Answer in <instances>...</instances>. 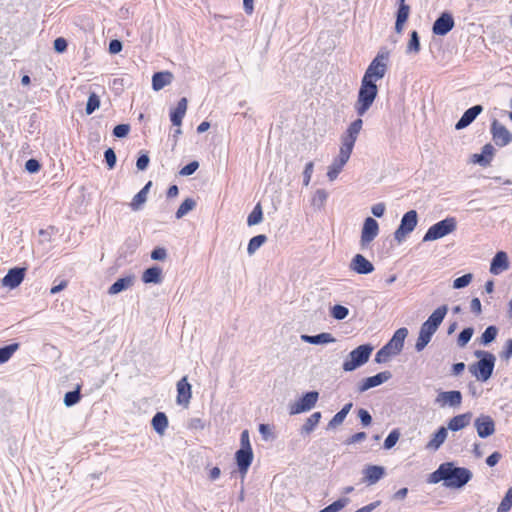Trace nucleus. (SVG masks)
Segmentation results:
<instances>
[{
  "mask_svg": "<svg viewBox=\"0 0 512 512\" xmlns=\"http://www.w3.org/2000/svg\"><path fill=\"white\" fill-rule=\"evenodd\" d=\"M362 127L363 121L361 118H358L351 122L346 131L342 134L339 153L333 159L332 163L327 167L326 175L330 182H333L337 179L338 175L349 161Z\"/></svg>",
  "mask_w": 512,
  "mask_h": 512,
  "instance_id": "obj_1",
  "label": "nucleus"
},
{
  "mask_svg": "<svg viewBox=\"0 0 512 512\" xmlns=\"http://www.w3.org/2000/svg\"><path fill=\"white\" fill-rule=\"evenodd\" d=\"M472 478V473L467 468L456 467L452 462L441 464L429 478L430 483L443 481L447 488L458 489L467 484Z\"/></svg>",
  "mask_w": 512,
  "mask_h": 512,
  "instance_id": "obj_2",
  "label": "nucleus"
},
{
  "mask_svg": "<svg viewBox=\"0 0 512 512\" xmlns=\"http://www.w3.org/2000/svg\"><path fill=\"white\" fill-rule=\"evenodd\" d=\"M447 312L448 307L446 305H442L435 309L428 319L421 325L419 336L415 344V349L418 352L422 351L431 341L432 336L444 320Z\"/></svg>",
  "mask_w": 512,
  "mask_h": 512,
  "instance_id": "obj_3",
  "label": "nucleus"
},
{
  "mask_svg": "<svg viewBox=\"0 0 512 512\" xmlns=\"http://www.w3.org/2000/svg\"><path fill=\"white\" fill-rule=\"evenodd\" d=\"M378 94L376 83L362 79L354 109L359 117H362L373 105Z\"/></svg>",
  "mask_w": 512,
  "mask_h": 512,
  "instance_id": "obj_4",
  "label": "nucleus"
},
{
  "mask_svg": "<svg viewBox=\"0 0 512 512\" xmlns=\"http://www.w3.org/2000/svg\"><path fill=\"white\" fill-rule=\"evenodd\" d=\"M475 355L479 361L469 367L470 372L477 380L486 382L492 375L495 366V356L486 351H476Z\"/></svg>",
  "mask_w": 512,
  "mask_h": 512,
  "instance_id": "obj_5",
  "label": "nucleus"
},
{
  "mask_svg": "<svg viewBox=\"0 0 512 512\" xmlns=\"http://www.w3.org/2000/svg\"><path fill=\"white\" fill-rule=\"evenodd\" d=\"M373 351V346L370 344L360 345L354 350H352L342 364V369L345 372H352L357 368L363 366L368 362L371 353Z\"/></svg>",
  "mask_w": 512,
  "mask_h": 512,
  "instance_id": "obj_6",
  "label": "nucleus"
},
{
  "mask_svg": "<svg viewBox=\"0 0 512 512\" xmlns=\"http://www.w3.org/2000/svg\"><path fill=\"white\" fill-rule=\"evenodd\" d=\"M388 59L389 52L386 50L380 51L369 64L362 79L372 83L382 79L387 72Z\"/></svg>",
  "mask_w": 512,
  "mask_h": 512,
  "instance_id": "obj_7",
  "label": "nucleus"
},
{
  "mask_svg": "<svg viewBox=\"0 0 512 512\" xmlns=\"http://www.w3.org/2000/svg\"><path fill=\"white\" fill-rule=\"evenodd\" d=\"M457 228L454 217H448L432 225L423 237L424 242L435 241L453 233Z\"/></svg>",
  "mask_w": 512,
  "mask_h": 512,
  "instance_id": "obj_8",
  "label": "nucleus"
},
{
  "mask_svg": "<svg viewBox=\"0 0 512 512\" xmlns=\"http://www.w3.org/2000/svg\"><path fill=\"white\" fill-rule=\"evenodd\" d=\"M418 223V215L415 210H410L406 212L400 222L399 227L396 229L394 233V239L398 243H402L406 237L413 232Z\"/></svg>",
  "mask_w": 512,
  "mask_h": 512,
  "instance_id": "obj_9",
  "label": "nucleus"
},
{
  "mask_svg": "<svg viewBox=\"0 0 512 512\" xmlns=\"http://www.w3.org/2000/svg\"><path fill=\"white\" fill-rule=\"evenodd\" d=\"M319 394L317 391L307 392L297 402L290 405V414L296 415L303 412L310 411L315 407L318 401Z\"/></svg>",
  "mask_w": 512,
  "mask_h": 512,
  "instance_id": "obj_10",
  "label": "nucleus"
},
{
  "mask_svg": "<svg viewBox=\"0 0 512 512\" xmlns=\"http://www.w3.org/2000/svg\"><path fill=\"white\" fill-rule=\"evenodd\" d=\"M491 134L494 143L499 147H504L512 142V133L498 120L492 121Z\"/></svg>",
  "mask_w": 512,
  "mask_h": 512,
  "instance_id": "obj_11",
  "label": "nucleus"
},
{
  "mask_svg": "<svg viewBox=\"0 0 512 512\" xmlns=\"http://www.w3.org/2000/svg\"><path fill=\"white\" fill-rule=\"evenodd\" d=\"M378 233H379L378 222L372 217H367L364 220L363 227L361 230V238H360L361 246L362 247L368 246L377 237Z\"/></svg>",
  "mask_w": 512,
  "mask_h": 512,
  "instance_id": "obj_12",
  "label": "nucleus"
},
{
  "mask_svg": "<svg viewBox=\"0 0 512 512\" xmlns=\"http://www.w3.org/2000/svg\"><path fill=\"white\" fill-rule=\"evenodd\" d=\"M26 268L15 267L9 269L7 274L1 279V285L10 290L16 289L21 285L25 278Z\"/></svg>",
  "mask_w": 512,
  "mask_h": 512,
  "instance_id": "obj_13",
  "label": "nucleus"
},
{
  "mask_svg": "<svg viewBox=\"0 0 512 512\" xmlns=\"http://www.w3.org/2000/svg\"><path fill=\"white\" fill-rule=\"evenodd\" d=\"M435 403L441 408L452 407L458 408L462 403V394L460 391H442L438 393Z\"/></svg>",
  "mask_w": 512,
  "mask_h": 512,
  "instance_id": "obj_14",
  "label": "nucleus"
},
{
  "mask_svg": "<svg viewBox=\"0 0 512 512\" xmlns=\"http://www.w3.org/2000/svg\"><path fill=\"white\" fill-rule=\"evenodd\" d=\"M477 434L481 438H487L494 434L495 423L493 419L488 415H480L474 421Z\"/></svg>",
  "mask_w": 512,
  "mask_h": 512,
  "instance_id": "obj_15",
  "label": "nucleus"
},
{
  "mask_svg": "<svg viewBox=\"0 0 512 512\" xmlns=\"http://www.w3.org/2000/svg\"><path fill=\"white\" fill-rule=\"evenodd\" d=\"M392 377L389 371L380 372L374 376L361 380L358 384V391L365 392L371 388L377 387L387 382Z\"/></svg>",
  "mask_w": 512,
  "mask_h": 512,
  "instance_id": "obj_16",
  "label": "nucleus"
},
{
  "mask_svg": "<svg viewBox=\"0 0 512 512\" xmlns=\"http://www.w3.org/2000/svg\"><path fill=\"white\" fill-rule=\"evenodd\" d=\"M408 335L407 328H399L395 331L392 338L384 346L393 356L398 355L404 346V341Z\"/></svg>",
  "mask_w": 512,
  "mask_h": 512,
  "instance_id": "obj_17",
  "label": "nucleus"
},
{
  "mask_svg": "<svg viewBox=\"0 0 512 512\" xmlns=\"http://www.w3.org/2000/svg\"><path fill=\"white\" fill-rule=\"evenodd\" d=\"M349 268L353 272L361 275L370 274L374 271V265L362 254H356L352 258Z\"/></svg>",
  "mask_w": 512,
  "mask_h": 512,
  "instance_id": "obj_18",
  "label": "nucleus"
},
{
  "mask_svg": "<svg viewBox=\"0 0 512 512\" xmlns=\"http://www.w3.org/2000/svg\"><path fill=\"white\" fill-rule=\"evenodd\" d=\"M454 27V19L451 14L443 13L436 19L433 24L432 31L435 35L444 36Z\"/></svg>",
  "mask_w": 512,
  "mask_h": 512,
  "instance_id": "obj_19",
  "label": "nucleus"
},
{
  "mask_svg": "<svg viewBox=\"0 0 512 512\" xmlns=\"http://www.w3.org/2000/svg\"><path fill=\"white\" fill-rule=\"evenodd\" d=\"M192 397L191 385L188 382L187 377L181 378L177 383V398L176 402L179 405L188 407L190 399Z\"/></svg>",
  "mask_w": 512,
  "mask_h": 512,
  "instance_id": "obj_20",
  "label": "nucleus"
},
{
  "mask_svg": "<svg viewBox=\"0 0 512 512\" xmlns=\"http://www.w3.org/2000/svg\"><path fill=\"white\" fill-rule=\"evenodd\" d=\"M509 269L508 255L504 251H499L493 257L490 264V273L493 275H499L502 272Z\"/></svg>",
  "mask_w": 512,
  "mask_h": 512,
  "instance_id": "obj_21",
  "label": "nucleus"
},
{
  "mask_svg": "<svg viewBox=\"0 0 512 512\" xmlns=\"http://www.w3.org/2000/svg\"><path fill=\"white\" fill-rule=\"evenodd\" d=\"M483 111L481 105H475L464 112L460 120L456 123L455 128L461 130L469 126L476 117Z\"/></svg>",
  "mask_w": 512,
  "mask_h": 512,
  "instance_id": "obj_22",
  "label": "nucleus"
},
{
  "mask_svg": "<svg viewBox=\"0 0 512 512\" xmlns=\"http://www.w3.org/2000/svg\"><path fill=\"white\" fill-rule=\"evenodd\" d=\"M240 472L245 475L253 460L252 449H239L235 455Z\"/></svg>",
  "mask_w": 512,
  "mask_h": 512,
  "instance_id": "obj_23",
  "label": "nucleus"
},
{
  "mask_svg": "<svg viewBox=\"0 0 512 512\" xmlns=\"http://www.w3.org/2000/svg\"><path fill=\"white\" fill-rule=\"evenodd\" d=\"M471 419H472V414L469 412L456 415L448 421V424L446 427L447 431L448 430H451L454 432L460 431L470 424Z\"/></svg>",
  "mask_w": 512,
  "mask_h": 512,
  "instance_id": "obj_24",
  "label": "nucleus"
},
{
  "mask_svg": "<svg viewBox=\"0 0 512 512\" xmlns=\"http://www.w3.org/2000/svg\"><path fill=\"white\" fill-rule=\"evenodd\" d=\"M300 339L305 343H309V344H313V345L330 344V343H334L336 341V339L333 337V335L328 332H323V333H320V334L314 335V336L302 334L300 336Z\"/></svg>",
  "mask_w": 512,
  "mask_h": 512,
  "instance_id": "obj_25",
  "label": "nucleus"
},
{
  "mask_svg": "<svg viewBox=\"0 0 512 512\" xmlns=\"http://www.w3.org/2000/svg\"><path fill=\"white\" fill-rule=\"evenodd\" d=\"M448 436V431L446 427H440L432 436L431 439L426 444V449L430 451H437L442 444L445 442Z\"/></svg>",
  "mask_w": 512,
  "mask_h": 512,
  "instance_id": "obj_26",
  "label": "nucleus"
},
{
  "mask_svg": "<svg viewBox=\"0 0 512 512\" xmlns=\"http://www.w3.org/2000/svg\"><path fill=\"white\" fill-rule=\"evenodd\" d=\"M493 154L494 147L491 144H486L482 148V153L473 154L471 156V162L481 166H487L490 163Z\"/></svg>",
  "mask_w": 512,
  "mask_h": 512,
  "instance_id": "obj_27",
  "label": "nucleus"
},
{
  "mask_svg": "<svg viewBox=\"0 0 512 512\" xmlns=\"http://www.w3.org/2000/svg\"><path fill=\"white\" fill-rule=\"evenodd\" d=\"M187 105V99L181 98L177 104V107L171 111L170 118L173 125L180 127L182 119L184 118L187 111Z\"/></svg>",
  "mask_w": 512,
  "mask_h": 512,
  "instance_id": "obj_28",
  "label": "nucleus"
},
{
  "mask_svg": "<svg viewBox=\"0 0 512 512\" xmlns=\"http://www.w3.org/2000/svg\"><path fill=\"white\" fill-rule=\"evenodd\" d=\"M173 74L169 71L157 72L152 77V87L155 91L163 89L165 86L171 84Z\"/></svg>",
  "mask_w": 512,
  "mask_h": 512,
  "instance_id": "obj_29",
  "label": "nucleus"
},
{
  "mask_svg": "<svg viewBox=\"0 0 512 512\" xmlns=\"http://www.w3.org/2000/svg\"><path fill=\"white\" fill-rule=\"evenodd\" d=\"M134 282H135L134 276H126V277L120 278L110 286L108 293L110 295L118 294V293L132 287Z\"/></svg>",
  "mask_w": 512,
  "mask_h": 512,
  "instance_id": "obj_30",
  "label": "nucleus"
},
{
  "mask_svg": "<svg viewBox=\"0 0 512 512\" xmlns=\"http://www.w3.org/2000/svg\"><path fill=\"white\" fill-rule=\"evenodd\" d=\"M142 281L145 284H159L162 282V269L154 266L146 269L142 274Z\"/></svg>",
  "mask_w": 512,
  "mask_h": 512,
  "instance_id": "obj_31",
  "label": "nucleus"
},
{
  "mask_svg": "<svg viewBox=\"0 0 512 512\" xmlns=\"http://www.w3.org/2000/svg\"><path fill=\"white\" fill-rule=\"evenodd\" d=\"M152 182L149 181L132 199L130 207L134 211H138L142 208L144 203L147 201V196L150 190Z\"/></svg>",
  "mask_w": 512,
  "mask_h": 512,
  "instance_id": "obj_32",
  "label": "nucleus"
},
{
  "mask_svg": "<svg viewBox=\"0 0 512 512\" xmlns=\"http://www.w3.org/2000/svg\"><path fill=\"white\" fill-rule=\"evenodd\" d=\"M151 424L155 432L163 436L168 428V418L165 413L157 412L152 418Z\"/></svg>",
  "mask_w": 512,
  "mask_h": 512,
  "instance_id": "obj_33",
  "label": "nucleus"
},
{
  "mask_svg": "<svg viewBox=\"0 0 512 512\" xmlns=\"http://www.w3.org/2000/svg\"><path fill=\"white\" fill-rule=\"evenodd\" d=\"M384 473V468L376 465L368 466L364 471L365 479L369 484H375L383 477Z\"/></svg>",
  "mask_w": 512,
  "mask_h": 512,
  "instance_id": "obj_34",
  "label": "nucleus"
},
{
  "mask_svg": "<svg viewBox=\"0 0 512 512\" xmlns=\"http://www.w3.org/2000/svg\"><path fill=\"white\" fill-rule=\"evenodd\" d=\"M321 417H322V415L320 412H314L313 414H311L306 419L305 423L303 424V426L301 428L302 433L310 434L315 429V427L318 425Z\"/></svg>",
  "mask_w": 512,
  "mask_h": 512,
  "instance_id": "obj_35",
  "label": "nucleus"
},
{
  "mask_svg": "<svg viewBox=\"0 0 512 512\" xmlns=\"http://www.w3.org/2000/svg\"><path fill=\"white\" fill-rule=\"evenodd\" d=\"M420 51V41L419 36L416 31H412L410 35V39L406 46V54L408 55H416Z\"/></svg>",
  "mask_w": 512,
  "mask_h": 512,
  "instance_id": "obj_36",
  "label": "nucleus"
},
{
  "mask_svg": "<svg viewBox=\"0 0 512 512\" xmlns=\"http://www.w3.org/2000/svg\"><path fill=\"white\" fill-rule=\"evenodd\" d=\"M267 241V237L263 234L254 236L250 239L247 247V253L252 256Z\"/></svg>",
  "mask_w": 512,
  "mask_h": 512,
  "instance_id": "obj_37",
  "label": "nucleus"
},
{
  "mask_svg": "<svg viewBox=\"0 0 512 512\" xmlns=\"http://www.w3.org/2000/svg\"><path fill=\"white\" fill-rule=\"evenodd\" d=\"M19 344L13 343L5 347L0 348V364L8 362L14 353L18 350Z\"/></svg>",
  "mask_w": 512,
  "mask_h": 512,
  "instance_id": "obj_38",
  "label": "nucleus"
},
{
  "mask_svg": "<svg viewBox=\"0 0 512 512\" xmlns=\"http://www.w3.org/2000/svg\"><path fill=\"white\" fill-rule=\"evenodd\" d=\"M81 399L80 395V386L77 385V387L70 392H67L64 395L63 403L66 407H72L76 405Z\"/></svg>",
  "mask_w": 512,
  "mask_h": 512,
  "instance_id": "obj_39",
  "label": "nucleus"
},
{
  "mask_svg": "<svg viewBox=\"0 0 512 512\" xmlns=\"http://www.w3.org/2000/svg\"><path fill=\"white\" fill-rule=\"evenodd\" d=\"M262 220H263L262 207H261V204L258 203L254 207L252 212L248 215L247 224H248V226L258 225L262 222Z\"/></svg>",
  "mask_w": 512,
  "mask_h": 512,
  "instance_id": "obj_40",
  "label": "nucleus"
},
{
  "mask_svg": "<svg viewBox=\"0 0 512 512\" xmlns=\"http://www.w3.org/2000/svg\"><path fill=\"white\" fill-rule=\"evenodd\" d=\"M196 206V202L191 199V198H187L185 199L182 204L179 206L178 210L176 211V218L177 219H181L183 218L186 214H188L190 211H192Z\"/></svg>",
  "mask_w": 512,
  "mask_h": 512,
  "instance_id": "obj_41",
  "label": "nucleus"
},
{
  "mask_svg": "<svg viewBox=\"0 0 512 512\" xmlns=\"http://www.w3.org/2000/svg\"><path fill=\"white\" fill-rule=\"evenodd\" d=\"M328 198V193L324 189H317L312 197V205L318 209H322Z\"/></svg>",
  "mask_w": 512,
  "mask_h": 512,
  "instance_id": "obj_42",
  "label": "nucleus"
},
{
  "mask_svg": "<svg viewBox=\"0 0 512 512\" xmlns=\"http://www.w3.org/2000/svg\"><path fill=\"white\" fill-rule=\"evenodd\" d=\"M512 508V487H510L502 501L500 502L497 512H508Z\"/></svg>",
  "mask_w": 512,
  "mask_h": 512,
  "instance_id": "obj_43",
  "label": "nucleus"
},
{
  "mask_svg": "<svg viewBox=\"0 0 512 512\" xmlns=\"http://www.w3.org/2000/svg\"><path fill=\"white\" fill-rule=\"evenodd\" d=\"M349 315V309L342 305H334L331 308V316L336 320H343Z\"/></svg>",
  "mask_w": 512,
  "mask_h": 512,
  "instance_id": "obj_44",
  "label": "nucleus"
},
{
  "mask_svg": "<svg viewBox=\"0 0 512 512\" xmlns=\"http://www.w3.org/2000/svg\"><path fill=\"white\" fill-rule=\"evenodd\" d=\"M498 333V329L495 326H489L485 329L481 336V342L487 345L495 340Z\"/></svg>",
  "mask_w": 512,
  "mask_h": 512,
  "instance_id": "obj_45",
  "label": "nucleus"
},
{
  "mask_svg": "<svg viewBox=\"0 0 512 512\" xmlns=\"http://www.w3.org/2000/svg\"><path fill=\"white\" fill-rule=\"evenodd\" d=\"M472 279H473V275L471 273H468L461 277H458L453 281V288L454 289L464 288L471 283Z\"/></svg>",
  "mask_w": 512,
  "mask_h": 512,
  "instance_id": "obj_46",
  "label": "nucleus"
},
{
  "mask_svg": "<svg viewBox=\"0 0 512 512\" xmlns=\"http://www.w3.org/2000/svg\"><path fill=\"white\" fill-rule=\"evenodd\" d=\"M400 438V432L397 429H394L389 433L387 438L384 441V448L385 449H391L395 446V444L398 442Z\"/></svg>",
  "mask_w": 512,
  "mask_h": 512,
  "instance_id": "obj_47",
  "label": "nucleus"
},
{
  "mask_svg": "<svg viewBox=\"0 0 512 512\" xmlns=\"http://www.w3.org/2000/svg\"><path fill=\"white\" fill-rule=\"evenodd\" d=\"M473 328H465L458 336L457 343L460 347L466 346V344L470 341L471 337L473 336Z\"/></svg>",
  "mask_w": 512,
  "mask_h": 512,
  "instance_id": "obj_48",
  "label": "nucleus"
},
{
  "mask_svg": "<svg viewBox=\"0 0 512 512\" xmlns=\"http://www.w3.org/2000/svg\"><path fill=\"white\" fill-rule=\"evenodd\" d=\"M348 503H349V498H341V499L333 502L332 504L328 505L326 507V509L329 512H338L341 509H343L346 505H348Z\"/></svg>",
  "mask_w": 512,
  "mask_h": 512,
  "instance_id": "obj_49",
  "label": "nucleus"
},
{
  "mask_svg": "<svg viewBox=\"0 0 512 512\" xmlns=\"http://www.w3.org/2000/svg\"><path fill=\"white\" fill-rule=\"evenodd\" d=\"M314 170V163L312 161L308 162L305 165L304 171H303V184L304 186H308L310 184L312 174Z\"/></svg>",
  "mask_w": 512,
  "mask_h": 512,
  "instance_id": "obj_50",
  "label": "nucleus"
},
{
  "mask_svg": "<svg viewBox=\"0 0 512 512\" xmlns=\"http://www.w3.org/2000/svg\"><path fill=\"white\" fill-rule=\"evenodd\" d=\"M130 131V126L128 124H119L115 126L113 130V134L115 137L124 138L128 135Z\"/></svg>",
  "mask_w": 512,
  "mask_h": 512,
  "instance_id": "obj_51",
  "label": "nucleus"
},
{
  "mask_svg": "<svg viewBox=\"0 0 512 512\" xmlns=\"http://www.w3.org/2000/svg\"><path fill=\"white\" fill-rule=\"evenodd\" d=\"M198 167H199V163L197 161H192L191 163L184 166L180 170L179 174L181 176H190L198 169Z\"/></svg>",
  "mask_w": 512,
  "mask_h": 512,
  "instance_id": "obj_52",
  "label": "nucleus"
},
{
  "mask_svg": "<svg viewBox=\"0 0 512 512\" xmlns=\"http://www.w3.org/2000/svg\"><path fill=\"white\" fill-rule=\"evenodd\" d=\"M393 355L383 346L376 354L375 361L377 363L387 362Z\"/></svg>",
  "mask_w": 512,
  "mask_h": 512,
  "instance_id": "obj_53",
  "label": "nucleus"
},
{
  "mask_svg": "<svg viewBox=\"0 0 512 512\" xmlns=\"http://www.w3.org/2000/svg\"><path fill=\"white\" fill-rule=\"evenodd\" d=\"M104 156H105V161L108 165V168L113 169L116 164V160H117L114 150L111 148L107 149L105 151Z\"/></svg>",
  "mask_w": 512,
  "mask_h": 512,
  "instance_id": "obj_54",
  "label": "nucleus"
},
{
  "mask_svg": "<svg viewBox=\"0 0 512 512\" xmlns=\"http://www.w3.org/2000/svg\"><path fill=\"white\" fill-rule=\"evenodd\" d=\"M345 416H343V414H341L340 412L336 413L334 415V417L329 421L328 423V429H334L336 427H338L339 425H341L344 420H345Z\"/></svg>",
  "mask_w": 512,
  "mask_h": 512,
  "instance_id": "obj_55",
  "label": "nucleus"
},
{
  "mask_svg": "<svg viewBox=\"0 0 512 512\" xmlns=\"http://www.w3.org/2000/svg\"><path fill=\"white\" fill-rule=\"evenodd\" d=\"M259 433L266 441L274 438L271 427L268 424H260Z\"/></svg>",
  "mask_w": 512,
  "mask_h": 512,
  "instance_id": "obj_56",
  "label": "nucleus"
},
{
  "mask_svg": "<svg viewBox=\"0 0 512 512\" xmlns=\"http://www.w3.org/2000/svg\"><path fill=\"white\" fill-rule=\"evenodd\" d=\"M512 356V339H508L505 342L504 349L500 353V357L506 361H508Z\"/></svg>",
  "mask_w": 512,
  "mask_h": 512,
  "instance_id": "obj_57",
  "label": "nucleus"
},
{
  "mask_svg": "<svg viewBox=\"0 0 512 512\" xmlns=\"http://www.w3.org/2000/svg\"><path fill=\"white\" fill-rule=\"evenodd\" d=\"M167 257L166 249L162 247L155 248L151 253V258L156 261H163Z\"/></svg>",
  "mask_w": 512,
  "mask_h": 512,
  "instance_id": "obj_58",
  "label": "nucleus"
},
{
  "mask_svg": "<svg viewBox=\"0 0 512 512\" xmlns=\"http://www.w3.org/2000/svg\"><path fill=\"white\" fill-rule=\"evenodd\" d=\"M410 13V7L408 5H399L397 12V19L406 22Z\"/></svg>",
  "mask_w": 512,
  "mask_h": 512,
  "instance_id": "obj_59",
  "label": "nucleus"
},
{
  "mask_svg": "<svg viewBox=\"0 0 512 512\" xmlns=\"http://www.w3.org/2000/svg\"><path fill=\"white\" fill-rule=\"evenodd\" d=\"M25 169L29 172V173H36L40 170V164L37 160L35 159H29L26 164H25Z\"/></svg>",
  "mask_w": 512,
  "mask_h": 512,
  "instance_id": "obj_60",
  "label": "nucleus"
},
{
  "mask_svg": "<svg viewBox=\"0 0 512 512\" xmlns=\"http://www.w3.org/2000/svg\"><path fill=\"white\" fill-rule=\"evenodd\" d=\"M386 210V206L384 203H377L371 207V212L375 217H382Z\"/></svg>",
  "mask_w": 512,
  "mask_h": 512,
  "instance_id": "obj_61",
  "label": "nucleus"
},
{
  "mask_svg": "<svg viewBox=\"0 0 512 512\" xmlns=\"http://www.w3.org/2000/svg\"><path fill=\"white\" fill-rule=\"evenodd\" d=\"M358 415H359V418H360V421L361 423L364 425V426H368L371 424L372 422V417L371 415L369 414L368 411L364 410V409H360L359 412H358Z\"/></svg>",
  "mask_w": 512,
  "mask_h": 512,
  "instance_id": "obj_62",
  "label": "nucleus"
},
{
  "mask_svg": "<svg viewBox=\"0 0 512 512\" xmlns=\"http://www.w3.org/2000/svg\"><path fill=\"white\" fill-rule=\"evenodd\" d=\"M122 48H123V45H122L121 41H119L117 39H114L109 43V53L110 54H118L119 52H121Z\"/></svg>",
  "mask_w": 512,
  "mask_h": 512,
  "instance_id": "obj_63",
  "label": "nucleus"
},
{
  "mask_svg": "<svg viewBox=\"0 0 512 512\" xmlns=\"http://www.w3.org/2000/svg\"><path fill=\"white\" fill-rule=\"evenodd\" d=\"M189 428L201 431V430H203L205 428V423L200 418H192L189 421Z\"/></svg>",
  "mask_w": 512,
  "mask_h": 512,
  "instance_id": "obj_64",
  "label": "nucleus"
}]
</instances>
